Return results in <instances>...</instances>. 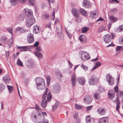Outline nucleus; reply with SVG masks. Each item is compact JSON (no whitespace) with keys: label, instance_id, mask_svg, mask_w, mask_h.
<instances>
[{"label":"nucleus","instance_id":"37998d69","mask_svg":"<svg viewBox=\"0 0 123 123\" xmlns=\"http://www.w3.org/2000/svg\"><path fill=\"white\" fill-rule=\"evenodd\" d=\"M118 32H121L123 31V25L119 26L118 27L117 30Z\"/></svg>","mask_w":123,"mask_h":123},{"label":"nucleus","instance_id":"0e129e2a","mask_svg":"<svg viewBox=\"0 0 123 123\" xmlns=\"http://www.w3.org/2000/svg\"><path fill=\"white\" fill-rule=\"evenodd\" d=\"M7 30L10 33H12V28H10L8 29H7Z\"/></svg>","mask_w":123,"mask_h":123},{"label":"nucleus","instance_id":"bf43d9fd","mask_svg":"<svg viewBox=\"0 0 123 123\" xmlns=\"http://www.w3.org/2000/svg\"><path fill=\"white\" fill-rule=\"evenodd\" d=\"M122 47L121 46H117L116 48V50L117 51L120 50Z\"/></svg>","mask_w":123,"mask_h":123},{"label":"nucleus","instance_id":"680f3d73","mask_svg":"<svg viewBox=\"0 0 123 123\" xmlns=\"http://www.w3.org/2000/svg\"><path fill=\"white\" fill-rule=\"evenodd\" d=\"M39 44V43L38 42L36 41V43L34 44V47H35L38 46Z\"/></svg>","mask_w":123,"mask_h":123},{"label":"nucleus","instance_id":"774afa93","mask_svg":"<svg viewBox=\"0 0 123 123\" xmlns=\"http://www.w3.org/2000/svg\"><path fill=\"white\" fill-rule=\"evenodd\" d=\"M119 42L121 44H123V37L121 38V40H119Z\"/></svg>","mask_w":123,"mask_h":123},{"label":"nucleus","instance_id":"4d7b16f0","mask_svg":"<svg viewBox=\"0 0 123 123\" xmlns=\"http://www.w3.org/2000/svg\"><path fill=\"white\" fill-rule=\"evenodd\" d=\"M35 49L38 51L42 50V48L41 47L39 46H37L36 47Z\"/></svg>","mask_w":123,"mask_h":123},{"label":"nucleus","instance_id":"20e7f679","mask_svg":"<svg viewBox=\"0 0 123 123\" xmlns=\"http://www.w3.org/2000/svg\"><path fill=\"white\" fill-rule=\"evenodd\" d=\"M48 92V89L47 88L45 90L44 93L42 97L43 100L41 102V105L43 108L45 107L46 106L47 103L46 98Z\"/></svg>","mask_w":123,"mask_h":123},{"label":"nucleus","instance_id":"f704fd0d","mask_svg":"<svg viewBox=\"0 0 123 123\" xmlns=\"http://www.w3.org/2000/svg\"><path fill=\"white\" fill-rule=\"evenodd\" d=\"M89 28L85 27L82 28L81 31L82 33H86L89 30Z\"/></svg>","mask_w":123,"mask_h":123},{"label":"nucleus","instance_id":"09e8293b","mask_svg":"<svg viewBox=\"0 0 123 123\" xmlns=\"http://www.w3.org/2000/svg\"><path fill=\"white\" fill-rule=\"evenodd\" d=\"M117 93L118 96L119 97H122L123 96V91H119Z\"/></svg>","mask_w":123,"mask_h":123},{"label":"nucleus","instance_id":"7c9ffc66","mask_svg":"<svg viewBox=\"0 0 123 123\" xmlns=\"http://www.w3.org/2000/svg\"><path fill=\"white\" fill-rule=\"evenodd\" d=\"M106 29V28L105 27L103 26H101L98 28V32L100 33L103 31H105Z\"/></svg>","mask_w":123,"mask_h":123},{"label":"nucleus","instance_id":"7ed1b4c3","mask_svg":"<svg viewBox=\"0 0 123 123\" xmlns=\"http://www.w3.org/2000/svg\"><path fill=\"white\" fill-rule=\"evenodd\" d=\"M43 115L41 116L38 117V118L39 119H38L37 120V116L36 115H32L31 116V117L32 118L33 120L34 121L35 123H40L41 122H42L44 121V115L46 116H47L46 113L44 112H43L42 113Z\"/></svg>","mask_w":123,"mask_h":123},{"label":"nucleus","instance_id":"49530a36","mask_svg":"<svg viewBox=\"0 0 123 123\" xmlns=\"http://www.w3.org/2000/svg\"><path fill=\"white\" fill-rule=\"evenodd\" d=\"M63 34L62 32H60L58 35V36L61 39H63Z\"/></svg>","mask_w":123,"mask_h":123},{"label":"nucleus","instance_id":"69168bd1","mask_svg":"<svg viewBox=\"0 0 123 123\" xmlns=\"http://www.w3.org/2000/svg\"><path fill=\"white\" fill-rule=\"evenodd\" d=\"M6 58H8L9 57V51H6Z\"/></svg>","mask_w":123,"mask_h":123},{"label":"nucleus","instance_id":"cd10ccee","mask_svg":"<svg viewBox=\"0 0 123 123\" xmlns=\"http://www.w3.org/2000/svg\"><path fill=\"white\" fill-rule=\"evenodd\" d=\"M110 20L114 23L117 20V18H115L114 17L111 15L110 16L109 18Z\"/></svg>","mask_w":123,"mask_h":123},{"label":"nucleus","instance_id":"c03bdc74","mask_svg":"<svg viewBox=\"0 0 123 123\" xmlns=\"http://www.w3.org/2000/svg\"><path fill=\"white\" fill-rule=\"evenodd\" d=\"M42 17L44 19H47L49 18V16L47 14H45L42 15Z\"/></svg>","mask_w":123,"mask_h":123},{"label":"nucleus","instance_id":"ea45409f","mask_svg":"<svg viewBox=\"0 0 123 123\" xmlns=\"http://www.w3.org/2000/svg\"><path fill=\"white\" fill-rule=\"evenodd\" d=\"M58 102H56L55 105H53L52 107V111H55L58 106Z\"/></svg>","mask_w":123,"mask_h":123},{"label":"nucleus","instance_id":"0eeeda50","mask_svg":"<svg viewBox=\"0 0 123 123\" xmlns=\"http://www.w3.org/2000/svg\"><path fill=\"white\" fill-rule=\"evenodd\" d=\"M83 6L86 8H90L92 7V4L88 0H83Z\"/></svg>","mask_w":123,"mask_h":123},{"label":"nucleus","instance_id":"c9c22d12","mask_svg":"<svg viewBox=\"0 0 123 123\" xmlns=\"http://www.w3.org/2000/svg\"><path fill=\"white\" fill-rule=\"evenodd\" d=\"M117 10L116 8L112 9L110 11V13L111 14H114L117 12Z\"/></svg>","mask_w":123,"mask_h":123},{"label":"nucleus","instance_id":"de8ad7c7","mask_svg":"<svg viewBox=\"0 0 123 123\" xmlns=\"http://www.w3.org/2000/svg\"><path fill=\"white\" fill-rule=\"evenodd\" d=\"M18 64L19 66H23V64L19 59H18L17 60Z\"/></svg>","mask_w":123,"mask_h":123},{"label":"nucleus","instance_id":"6ab92c4d","mask_svg":"<svg viewBox=\"0 0 123 123\" xmlns=\"http://www.w3.org/2000/svg\"><path fill=\"white\" fill-rule=\"evenodd\" d=\"M72 13L75 17L77 18L78 17L79 11L75 8H73L72 10Z\"/></svg>","mask_w":123,"mask_h":123},{"label":"nucleus","instance_id":"6e6552de","mask_svg":"<svg viewBox=\"0 0 123 123\" xmlns=\"http://www.w3.org/2000/svg\"><path fill=\"white\" fill-rule=\"evenodd\" d=\"M106 79L107 81L110 85L113 84L114 83V79L111 75L109 74H107L106 76Z\"/></svg>","mask_w":123,"mask_h":123},{"label":"nucleus","instance_id":"393cba45","mask_svg":"<svg viewBox=\"0 0 123 123\" xmlns=\"http://www.w3.org/2000/svg\"><path fill=\"white\" fill-rule=\"evenodd\" d=\"M25 16L22 13L21 14L18 16V19L20 21L23 20L25 18Z\"/></svg>","mask_w":123,"mask_h":123},{"label":"nucleus","instance_id":"2eb2a0df","mask_svg":"<svg viewBox=\"0 0 123 123\" xmlns=\"http://www.w3.org/2000/svg\"><path fill=\"white\" fill-rule=\"evenodd\" d=\"M79 83L81 85H83L85 84V80L84 78L83 77H78L77 78Z\"/></svg>","mask_w":123,"mask_h":123},{"label":"nucleus","instance_id":"a211bd4d","mask_svg":"<svg viewBox=\"0 0 123 123\" xmlns=\"http://www.w3.org/2000/svg\"><path fill=\"white\" fill-rule=\"evenodd\" d=\"M76 80V75L74 73H73L71 79V83L73 86H74L75 85Z\"/></svg>","mask_w":123,"mask_h":123},{"label":"nucleus","instance_id":"5fc2aeb1","mask_svg":"<svg viewBox=\"0 0 123 123\" xmlns=\"http://www.w3.org/2000/svg\"><path fill=\"white\" fill-rule=\"evenodd\" d=\"M93 107V106L91 105L88 107L86 108L87 111H90L91 110Z\"/></svg>","mask_w":123,"mask_h":123},{"label":"nucleus","instance_id":"9d476101","mask_svg":"<svg viewBox=\"0 0 123 123\" xmlns=\"http://www.w3.org/2000/svg\"><path fill=\"white\" fill-rule=\"evenodd\" d=\"M103 38L104 41L105 43H109L111 42V37L108 34L104 36Z\"/></svg>","mask_w":123,"mask_h":123},{"label":"nucleus","instance_id":"3c124183","mask_svg":"<svg viewBox=\"0 0 123 123\" xmlns=\"http://www.w3.org/2000/svg\"><path fill=\"white\" fill-rule=\"evenodd\" d=\"M82 106L80 105H78L77 104H76L75 105V108L77 109H80L82 108Z\"/></svg>","mask_w":123,"mask_h":123},{"label":"nucleus","instance_id":"f3484780","mask_svg":"<svg viewBox=\"0 0 123 123\" xmlns=\"http://www.w3.org/2000/svg\"><path fill=\"white\" fill-rule=\"evenodd\" d=\"M3 80L6 83L8 84L10 82V79L9 76L7 74H6L5 76H3Z\"/></svg>","mask_w":123,"mask_h":123},{"label":"nucleus","instance_id":"052dcab7","mask_svg":"<svg viewBox=\"0 0 123 123\" xmlns=\"http://www.w3.org/2000/svg\"><path fill=\"white\" fill-rule=\"evenodd\" d=\"M100 92H105V90L102 87H100L99 88Z\"/></svg>","mask_w":123,"mask_h":123},{"label":"nucleus","instance_id":"338daca9","mask_svg":"<svg viewBox=\"0 0 123 123\" xmlns=\"http://www.w3.org/2000/svg\"><path fill=\"white\" fill-rule=\"evenodd\" d=\"M68 63L69 64V66L70 68H72V63L70 62L69 61H68Z\"/></svg>","mask_w":123,"mask_h":123},{"label":"nucleus","instance_id":"4468645a","mask_svg":"<svg viewBox=\"0 0 123 123\" xmlns=\"http://www.w3.org/2000/svg\"><path fill=\"white\" fill-rule=\"evenodd\" d=\"M109 119L107 117H104L98 120L99 123H108Z\"/></svg>","mask_w":123,"mask_h":123},{"label":"nucleus","instance_id":"c85d7f7f","mask_svg":"<svg viewBox=\"0 0 123 123\" xmlns=\"http://www.w3.org/2000/svg\"><path fill=\"white\" fill-rule=\"evenodd\" d=\"M80 11L82 15L86 17L87 16V12L84 9L80 8Z\"/></svg>","mask_w":123,"mask_h":123},{"label":"nucleus","instance_id":"dca6fc26","mask_svg":"<svg viewBox=\"0 0 123 123\" xmlns=\"http://www.w3.org/2000/svg\"><path fill=\"white\" fill-rule=\"evenodd\" d=\"M114 91L113 90H110L108 93V96L111 99H112L115 96Z\"/></svg>","mask_w":123,"mask_h":123},{"label":"nucleus","instance_id":"864d4df0","mask_svg":"<svg viewBox=\"0 0 123 123\" xmlns=\"http://www.w3.org/2000/svg\"><path fill=\"white\" fill-rule=\"evenodd\" d=\"M29 1L30 4L32 5H33L35 1L34 0H29Z\"/></svg>","mask_w":123,"mask_h":123},{"label":"nucleus","instance_id":"b1692460","mask_svg":"<svg viewBox=\"0 0 123 123\" xmlns=\"http://www.w3.org/2000/svg\"><path fill=\"white\" fill-rule=\"evenodd\" d=\"M98 13L96 12H91L90 13V17L93 18H95L98 16Z\"/></svg>","mask_w":123,"mask_h":123},{"label":"nucleus","instance_id":"58836bf2","mask_svg":"<svg viewBox=\"0 0 123 123\" xmlns=\"http://www.w3.org/2000/svg\"><path fill=\"white\" fill-rule=\"evenodd\" d=\"M7 86L10 93H12L13 89V87L8 85H7Z\"/></svg>","mask_w":123,"mask_h":123},{"label":"nucleus","instance_id":"ddd939ff","mask_svg":"<svg viewBox=\"0 0 123 123\" xmlns=\"http://www.w3.org/2000/svg\"><path fill=\"white\" fill-rule=\"evenodd\" d=\"M106 110L105 108H100L97 110L98 113L101 115H104L105 114Z\"/></svg>","mask_w":123,"mask_h":123},{"label":"nucleus","instance_id":"9b49d317","mask_svg":"<svg viewBox=\"0 0 123 123\" xmlns=\"http://www.w3.org/2000/svg\"><path fill=\"white\" fill-rule=\"evenodd\" d=\"M92 98L90 96L88 95L85 96L84 98V102L86 104H90L92 100Z\"/></svg>","mask_w":123,"mask_h":123},{"label":"nucleus","instance_id":"a18cd8bd","mask_svg":"<svg viewBox=\"0 0 123 123\" xmlns=\"http://www.w3.org/2000/svg\"><path fill=\"white\" fill-rule=\"evenodd\" d=\"M8 40L7 38L5 37L2 36L1 37V41H2L4 43L6 42V41Z\"/></svg>","mask_w":123,"mask_h":123},{"label":"nucleus","instance_id":"473e14b6","mask_svg":"<svg viewBox=\"0 0 123 123\" xmlns=\"http://www.w3.org/2000/svg\"><path fill=\"white\" fill-rule=\"evenodd\" d=\"M19 0H10V2L11 4L13 6H15L18 2Z\"/></svg>","mask_w":123,"mask_h":123},{"label":"nucleus","instance_id":"f257e3e1","mask_svg":"<svg viewBox=\"0 0 123 123\" xmlns=\"http://www.w3.org/2000/svg\"><path fill=\"white\" fill-rule=\"evenodd\" d=\"M25 14L26 16V23L27 26L30 27L35 22V20L32 15L33 12L31 10L25 9Z\"/></svg>","mask_w":123,"mask_h":123},{"label":"nucleus","instance_id":"a878e982","mask_svg":"<svg viewBox=\"0 0 123 123\" xmlns=\"http://www.w3.org/2000/svg\"><path fill=\"white\" fill-rule=\"evenodd\" d=\"M116 102L117 104L116 107V110L117 111H119V108H120L119 104L120 102L119 100L117 98L116 100Z\"/></svg>","mask_w":123,"mask_h":123},{"label":"nucleus","instance_id":"412c9836","mask_svg":"<svg viewBox=\"0 0 123 123\" xmlns=\"http://www.w3.org/2000/svg\"><path fill=\"white\" fill-rule=\"evenodd\" d=\"M118 78L117 79V81L116 84V86H115L114 88V90L115 92L117 93L118 92V91H119L118 90V85L119 84V80L120 79V75L119 74L118 76Z\"/></svg>","mask_w":123,"mask_h":123},{"label":"nucleus","instance_id":"6e6d98bb","mask_svg":"<svg viewBox=\"0 0 123 123\" xmlns=\"http://www.w3.org/2000/svg\"><path fill=\"white\" fill-rule=\"evenodd\" d=\"M48 1V3L49 4L50 6V3H53L55 2V0H47Z\"/></svg>","mask_w":123,"mask_h":123},{"label":"nucleus","instance_id":"8fccbe9b","mask_svg":"<svg viewBox=\"0 0 123 123\" xmlns=\"http://www.w3.org/2000/svg\"><path fill=\"white\" fill-rule=\"evenodd\" d=\"M81 67L85 71H87L88 70L87 67L84 65L83 64H82L81 65Z\"/></svg>","mask_w":123,"mask_h":123},{"label":"nucleus","instance_id":"72a5a7b5","mask_svg":"<svg viewBox=\"0 0 123 123\" xmlns=\"http://www.w3.org/2000/svg\"><path fill=\"white\" fill-rule=\"evenodd\" d=\"M47 101L49 102L50 101L52 97L51 94L50 92H49L47 95Z\"/></svg>","mask_w":123,"mask_h":123},{"label":"nucleus","instance_id":"e2e57ef3","mask_svg":"<svg viewBox=\"0 0 123 123\" xmlns=\"http://www.w3.org/2000/svg\"><path fill=\"white\" fill-rule=\"evenodd\" d=\"M21 29V27H18L16 29V32H20V29Z\"/></svg>","mask_w":123,"mask_h":123},{"label":"nucleus","instance_id":"423d86ee","mask_svg":"<svg viewBox=\"0 0 123 123\" xmlns=\"http://www.w3.org/2000/svg\"><path fill=\"white\" fill-rule=\"evenodd\" d=\"M97 81V79L95 75H93L89 80V83L90 85L96 84Z\"/></svg>","mask_w":123,"mask_h":123},{"label":"nucleus","instance_id":"4c0bfd02","mask_svg":"<svg viewBox=\"0 0 123 123\" xmlns=\"http://www.w3.org/2000/svg\"><path fill=\"white\" fill-rule=\"evenodd\" d=\"M5 86L2 84H0V92H1L4 90Z\"/></svg>","mask_w":123,"mask_h":123},{"label":"nucleus","instance_id":"4be33fe9","mask_svg":"<svg viewBox=\"0 0 123 123\" xmlns=\"http://www.w3.org/2000/svg\"><path fill=\"white\" fill-rule=\"evenodd\" d=\"M34 54L39 59H42L43 57L42 54L40 52L37 51H35Z\"/></svg>","mask_w":123,"mask_h":123},{"label":"nucleus","instance_id":"e433bc0d","mask_svg":"<svg viewBox=\"0 0 123 123\" xmlns=\"http://www.w3.org/2000/svg\"><path fill=\"white\" fill-rule=\"evenodd\" d=\"M85 38V36L82 35L79 36V39L80 41L82 42L84 41Z\"/></svg>","mask_w":123,"mask_h":123},{"label":"nucleus","instance_id":"39448f33","mask_svg":"<svg viewBox=\"0 0 123 123\" xmlns=\"http://www.w3.org/2000/svg\"><path fill=\"white\" fill-rule=\"evenodd\" d=\"M79 56L83 60H85L90 58L89 54L87 52L83 51H81L79 52Z\"/></svg>","mask_w":123,"mask_h":123},{"label":"nucleus","instance_id":"aec40b11","mask_svg":"<svg viewBox=\"0 0 123 123\" xmlns=\"http://www.w3.org/2000/svg\"><path fill=\"white\" fill-rule=\"evenodd\" d=\"M17 48L20 49V51L29 50L30 48L28 47L27 46H24L22 47L18 46Z\"/></svg>","mask_w":123,"mask_h":123},{"label":"nucleus","instance_id":"5701e85b","mask_svg":"<svg viewBox=\"0 0 123 123\" xmlns=\"http://www.w3.org/2000/svg\"><path fill=\"white\" fill-rule=\"evenodd\" d=\"M33 31L35 33H39L40 31L39 26L37 25L34 26L33 27Z\"/></svg>","mask_w":123,"mask_h":123},{"label":"nucleus","instance_id":"13d9d810","mask_svg":"<svg viewBox=\"0 0 123 123\" xmlns=\"http://www.w3.org/2000/svg\"><path fill=\"white\" fill-rule=\"evenodd\" d=\"M20 29V32L21 33L25 31V30L24 29L23 27H21Z\"/></svg>","mask_w":123,"mask_h":123},{"label":"nucleus","instance_id":"bb28decb","mask_svg":"<svg viewBox=\"0 0 123 123\" xmlns=\"http://www.w3.org/2000/svg\"><path fill=\"white\" fill-rule=\"evenodd\" d=\"M13 38H11L9 40L7 44L9 46V48L12 47L13 43Z\"/></svg>","mask_w":123,"mask_h":123},{"label":"nucleus","instance_id":"79ce46f5","mask_svg":"<svg viewBox=\"0 0 123 123\" xmlns=\"http://www.w3.org/2000/svg\"><path fill=\"white\" fill-rule=\"evenodd\" d=\"M86 121L87 123H91V119L90 116H88L86 118Z\"/></svg>","mask_w":123,"mask_h":123},{"label":"nucleus","instance_id":"603ef678","mask_svg":"<svg viewBox=\"0 0 123 123\" xmlns=\"http://www.w3.org/2000/svg\"><path fill=\"white\" fill-rule=\"evenodd\" d=\"M101 64V63L99 62H96L95 66L98 68L100 66Z\"/></svg>","mask_w":123,"mask_h":123},{"label":"nucleus","instance_id":"f03ea898","mask_svg":"<svg viewBox=\"0 0 123 123\" xmlns=\"http://www.w3.org/2000/svg\"><path fill=\"white\" fill-rule=\"evenodd\" d=\"M35 81L38 89L42 90L44 87L45 83L44 80L40 77L37 78Z\"/></svg>","mask_w":123,"mask_h":123},{"label":"nucleus","instance_id":"c756f323","mask_svg":"<svg viewBox=\"0 0 123 123\" xmlns=\"http://www.w3.org/2000/svg\"><path fill=\"white\" fill-rule=\"evenodd\" d=\"M55 74L57 78L59 79L62 77V73L60 72H55Z\"/></svg>","mask_w":123,"mask_h":123},{"label":"nucleus","instance_id":"2f4dec72","mask_svg":"<svg viewBox=\"0 0 123 123\" xmlns=\"http://www.w3.org/2000/svg\"><path fill=\"white\" fill-rule=\"evenodd\" d=\"M93 97L95 99L97 100H99L100 99V96L99 93H96L94 94Z\"/></svg>","mask_w":123,"mask_h":123},{"label":"nucleus","instance_id":"1a4fd4ad","mask_svg":"<svg viewBox=\"0 0 123 123\" xmlns=\"http://www.w3.org/2000/svg\"><path fill=\"white\" fill-rule=\"evenodd\" d=\"M61 90L60 86L59 84H56L54 85L53 91L54 93H58Z\"/></svg>","mask_w":123,"mask_h":123},{"label":"nucleus","instance_id":"a19ab883","mask_svg":"<svg viewBox=\"0 0 123 123\" xmlns=\"http://www.w3.org/2000/svg\"><path fill=\"white\" fill-rule=\"evenodd\" d=\"M50 77L49 75H47L46 77L47 84L48 86L49 85L50 80Z\"/></svg>","mask_w":123,"mask_h":123},{"label":"nucleus","instance_id":"f8f14e48","mask_svg":"<svg viewBox=\"0 0 123 123\" xmlns=\"http://www.w3.org/2000/svg\"><path fill=\"white\" fill-rule=\"evenodd\" d=\"M27 39L28 42L29 43H32L34 42L33 35L31 33L28 34L27 36Z\"/></svg>","mask_w":123,"mask_h":123}]
</instances>
